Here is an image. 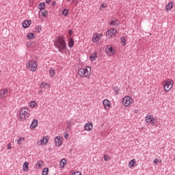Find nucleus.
Returning <instances> with one entry per match:
<instances>
[{
    "label": "nucleus",
    "mask_w": 175,
    "mask_h": 175,
    "mask_svg": "<svg viewBox=\"0 0 175 175\" xmlns=\"http://www.w3.org/2000/svg\"><path fill=\"white\" fill-rule=\"evenodd\" d=\"M55 46L59 49V53H62V50H65V49H66L65 37H57V39L55 41Z\"/></svg>",
    "instance_id": "obj_1"
},
{
    "label": "nucleus",
    "mask_w": 175,
    "mask_h": 175,
    "mask_svg": "<svg viewBox=\"0 0 175 175\" xmlns=\"http://www.w3.org/2000/svg\"><path fill=\"white\" fill-rule=\"evenodd\" d=\"M79 75L81 77H90L91 76V67L87 66L85 68H80Z\"/></svg>",
    "instance_id": "obj_2"
},
{
    "label": "nucleus",
    "mask_w": 175,
    "mask_h": 175,
    "mask_svg": "<svg viewBox=\"0 0 175 175\" xmlns=\"http://www.w3.org/2000/svg\"><path fill=\"white\" fill-rule=\"evenodd\" d=\"M174 84V82L172 80L167 79V81H163V87H164V91L165 92H169L173 88V85Z\"/></svg>",
    "instance_id": "obj_3"
},
{
    "label": "nucleus",
    "mask_w": 175,
    "mask_h": 175,
    "mask_svg": "<svg viewBox=\"0 0 175 175\" xmlns=\"http://www.w3.org/2000/svg\"><path fill=\"white\" fill-rule=\"evenodd\" d=\"M26 66L27 68L29 69V70H31V72H35L38 68V63L35 61L31 60L27 64Z\"/></svg>",
    "instance_id": "obj_4"
},
{
    "label": "nucleus",
    "mask_w": 175,
    "mask_h": 175,
    "mask_svg": "<svg viewBox=\"0 0 175 175\" xmlns=\"http://www.w3.org/2000/svg\"><path fill=\"white\" fill-rule=\"evenodd\" d=\"M27 110H28V108L24 107L19 111V117L21 120H23V121L26 120L27 117H28V112H27Z\"/></svg>",
    "instance_id": "obj_5"
},
{
    "label": "nucleus",
    "mask_w": 175,
    "mask_h": 175,
    "mask_svg": "<svg viewBox=\"0 0 175 175\" xmlns=\"http://www.w3.org/2000/svg\"><path fill=\"white\" fill-rule=\"evenodd\" d=\"M131 103H132V98H131V96H127L123 98L122 104L125 107H128Z\"/></svg>",
    "instance_id": "obj_6"
},
{
    "label": "nucleus",
    "mask_w": 175,
    "mask_h": 175,
    "mask_svg": "<svg viewBox=\"0 0 175 175\" xmlns=\"http://www.w3.org/2000/svg\"><path fill=\"white\" fill-rule=\"evenodd\" d=\"M105 52L107 54V55H114L116 51L112 48V46H110V45H109L106 48Z\"/></svg>",
    "instance_id": "obj_7"
},
{
    "label": "nucleus",
    "mask_w": 175,
    "mask_h": 175,
    "mask_svg": "<svg viewBox=\"0 0 175 175\" xmlns=\"http://www.w3.org/2000/svg\"><path fill=\"white\" fill-rule=\"evenodd\" d=\"M32 24V21L31 20H25L23 23V28H29V27Z\"/></svg>",
    "instance_id": "obj_8"
},
{
    "label": "nucleus",
    "mask_w": 175,
    "mask_h": 175,
    "mask_svg": "<svg viewBox=\"0 0 175 175\" xmlns=\"http://www.w3.org/2000/svg\"><path fill=\"white\" fill-rule=\"evenodd\" d=\"M8 96V89L1 90H0V98H6Z\"/></svg>",
    "instance_id": "obj_9"
},
{
    "label": "nucleus",
    "mask_w": 175,
    "mask_h": 175,
    "mask_svg": "<svg viewBox=\"0 0 175 175\" xmlns=\"http://www.w3.org/2000/svg\"><path fill=\"white\" fill-rule=\"evenodd\" d=\"M84 128H85V131H91L93 128L92 123H90V122L86 123L84 126Z\"/></svg>",
    "instance_id": "obj_10"
},
{
    "label": "nucleus",
    "mask_w": 175,
    "mask_h": 175,
    "mask_svg": "<svg viewBox=\"0 0 175 175\" xmlns=\"http://www.w3.org/2000/svg\"><path fill=\"white\" fill-rule=\"evenodd\" d=\"M55 146H62V141L61 140V137H56L55 138Z\"/></svg>",
    "instance_id": "obj_11"
},
{
    "label": "nucleus",
    "mask_w": 175,
    "mask_h": 175,
    "mask_svg": "<svg viewBox=\"0 0 175 175\" xmlns=\"http://www.w3.org/2000/svg\"><path fill=\"white\" fill-rule=\"evenodd\" d=\"M96 58H98V54L94 52L90 56V61H96Z\"/></svg>",
    "instance_id": "obj_12"
},
{
    "label": "nucleus",
    "mask_w": 175,
    "mask_h": 175,
    "mask_svg": "<svg viewBox=\"0 0 175 175\" xmlns=\"http://www.w3.org/2000/svg\"><path fill=\"white\" fill-rule=\"evenodd\" d=\"M36 126H38V120L35 119L32 121V122L30 125V128L31 129H35V128H36Z\"/></svg>",
    "instance_id": "obj_13"
},
{
    "label": "nucleus",
    "mask_w": 175,
    "mask_h": 175,
    "mask_svg": "<svg viewBox=\"0 0 175 175\" xmlns=\"http://www.w3.org/2000/svg\"><path fill=\"white\" fill-rule=\"evenodd\" d=\"M68 46V47H70V49H72V47L75 46V40H73V38H69Z\"/></svg>",
    "instance_id": "obj_14"
},
{
    "label": "nucleus",
    "mask_w": 175,
    "mask_h": 175,
    "mask_svg": "<svg viewBox=\"0 0 175 175\" xmlns=\"http://www.w3.org/2000/svg\"><path fill=\"white\" fill-rule=\"evenodd\" d=\"M105 109H109L110 107V101L109 100L105 99L103 102Z\"/></svg>",
    "instance_id": "obj_15"
},
{
    "label": "nucleus",
    "mask_w": 175,
    "mask_h": 175,
    "mask_svg": "<svg viewBox=\"0 0 175 175\" xmlns=\"http://www.w3.org/2000/svg\"><path fill=\"white\" fill-rule=\"evenodd\" d=\"M172 9H173V2L172 1L168 3L165 6V10H167V12H169V10H172Z\"/></svg>",
    "instance_id": "obj_16"
},
{
    "label": "nucleus",
    "mask_w": 175,
    "mask_h": 175,
    "mask_svg": "<svg viewBox=\"0 0 175 175\" xmlns=\"http://www.w3.org/2000/svg\"><path fill=\"white\" fill-rule=\"evenodd\" d=\"M110 25H115V27H118L120 25V21L117 20H113L110 22Z\"/></svg>",
    "instance_id": "obj_17"
},
{
    "label": "nucleus",
    "mask_w": 175,
    "mask_h": 175,
    "mask_svg": "<svg viewBox=\"0 0 175 175\" xmlns=\"http://www.w3.org/2000/svg\"><path fill=\"white\" fill-rule=\"evenodd\" d=\"M154 118V116H151V115H148L146 117V122H147V124H150L152 118Z\"/></svg>",
    "instance_id": "obj_18"
},
{
    "label": "nucleus",
    "mask_w": 175,
    "mask_h": 175,
    "mask_svg": "<svg viewBox=\"0 0 175 175\" xmlns=\"http://www.w3.org/2000/svg\"><path fill=\"white\" fill-rule=\"evenodd\" d=\"M120 43L122 46H126V39L125 38V36H122V38H120Z\"/></svg>",
    "instance_id": "obj_19"
},
{
    "label": "nucleus",
    "mask_w": 175,
    "mask_h": 175,
    "mask_svg": "<svg viewBox=\"0 0 175 175\" xmlns=\"http://www.w3.org/2000/svg\"><path fill=\"white\" fill-rule=\"evenodd\" d=\"M28 166H29L28 162H25L23 166V170H25V172H28V170H29V167Z\"/></svg>",
    "instance_id": "obj_20"
},
{
    "label": "nucleus",
    "mask_w": 175,
    "mask_h": 175,
    "mask_svg": "<svg viewBox=\"0 0 175 175\" xmlns=\"http://www.w3.org/2000/svg\"><path fill=\"white\" fill-rule=\"evenodd\" d=\"M27 39L29 40L31 39H35V34L33 33H29L27 35Z\"/></svg>",
    "instance_id": "obj_21"
},
{
    "label": "nucleus",
    "mask_w": 175,
    "mask_h": 175,
    "mask_svg": "<svg viewBox=\"0 0 175 175\" xmlns=\"http://www.w3.org/2000/svg\"><path fill=\"white\" fill-rule=\"evenodd\" d=\"M40 141L42 144H47L49 143V139L47 137H43Z\"/></svg>",
    "instance_id": "obj_22"
},
{
    "label": "nucleus",
    "mask_w": 175,
    "mask_h": 175,
    "mask_svg": "<svg viewBox=\"0 0 175 175\" xmlns=\"http://www.w3.org/2000/svg\"><path fill=\"white\" fill-rule=\"evenodd\" d=\"M135 165H136L135 159H133V160L130 161V162L129 163V167H132L135 166Z\"/></svg>",
    "instance_id": "obj_23"
},
{
    "label": "nucleus",
    "mask_w": 175,
    "mask_h": 175,
    "mask_svg": "<svg viewBox=\"0 0 175 175\" xmlns=\"http://www.w3.org/2000/svg\"><path fill=\"white\" fill-rule=\"evenodd\" d=\"M66 165V159H62L60 161V166H62V167H65Z\"/></svg>",
    "instance_id": "obj_24"
},
{
    "label": "nucleus",
    "mask_w": 175,
    "mask_h": 175,
    "mask_svg": "<svg viewBox=\"0 0 175 175\" xmlns=\"http://www.w3.org/2000/svg\"><path fill=\"white\" fill-rule=\"evenodd\" d=\"M44 8H46V5L44 4V3H40L38 5V8L40 9V10H44Z\"/></svg>",
    "instance_id": "obj_25"
},
{
    "label": "nucleus",
    "mask_w": 175,
    "mask_h": 175,
    "mask_svg": "<svg viewBox=\"0 0 175 175\" xmlns=\"http://www.w3.org/2000/svg\"><path fill=\"white\" fill-rule=\"evenodd\" d=\"M106 36H107V38H108V39H110V38H111V36H113V34L111 33V29L107 30V31L106 33Z\"/></svg>",
    "instance_id": "obj_26"
},
{
    "label": "nucleus",
    "mask_w": 175,
    "mask_h": 175,
    "mask_svg": "<svg viewBox=\"0 0 175 175\" xmlns=\"http://www.w3.org/2000/svg\"><path fill=\"white\" fill-rule=\"evenodd\" d=\"M42 165H43V161H39L36 163V166L39 169L40 167L42 168Z\"/></svg>",
    "instance_id": "obj_27"
},
{
    "label": "nucleus",
    "mask_w": 175,
    "mask_h": 175,
    "mask_svg": "<svg viewBox=\"0 0 175 175\" xmlns=\"http://www.w3.org/2000/svg\"><path fill=\"white\" fill-rule=\"evenodd\" d=\"M67 125H68V127L66 129V131H70V128L72 126V121L70 120L67 121Z\"/></svg>",
    "instance_id": "obj_28"
},
{
    "label": "nucleus",
    "mask_w": 175,
    "mask_h": 175,
    "mask_svg": "<svg viewBox=\"0 0 175 175\" xmlns=\"http://www.w3.org/2000/svg\"><path fill=\"white\" fill-rule=\"evenodd\" d=\"M49 73H50L51 77H53L54 75H55V70H54V68H50Z\"/></svg>",
    "instance_id": "obj_29"
},
{
    "label": "nucleus",
    "mask_w": 175,
    "mask_h": 175,
    "mask_svg": "<svg viewBox=\"0 0 175 175\" xmlns=\"http://www.w3.org/2000/svg\"><path fill=\"white\" fill-rule=\"evenodd\" d=\"M42 175L49 174V168H47V167L44 168L43 170H42Z\"/></svg>",
    "instance_id": "obj_30"
},
{
    "label": "nucleus",
    "mask_w": 175,
    "mask_h": 175,
    "mask_svg": "<svg viewBox=\"0 0 175 175\" xmlns=\"http://www.w3.org/2000/svg\"><path fill=\"white\" fill-rule=\"evenodd\" d=\"M92 40L94 43H96V42H99V36H98L97 34L96 37H93Z\"/></svg>",
    "instance_id": "obj_31"
},
{
    "label": "nucleus",
    "mask_w": 175,
    "mask_h": 175,
    "mask_svg": "<svg viewBox=\"0 0 175 175\" xmlns=\"http://www.w3.org/2000/svg\"><path fill=\"white\" fill-rule=\"evenodd\" d=\"M41 14L44 17H47V16L49 15V12H47V10L41 11Z\"/></svg>",
    "instance_id": "obj_32"
},
{
    "label": "nucleus",
    "mask_w": 175,
    "mask_h": 175,
    "mask_svg": "<svg viewBox=\"0 0 175 175\" xmlns=\"http://www.w3.org/2000/svg\"><path fill=\"white\" fill-rule=\"evenodd\" d=\"M36 32H38L39 33V32H40L42 31V26L37 25L36 27Z\"/></svg>",
    "instance_id": "obj_33"
},
{
    "label": "nucleus",
    "mask_w": 175,
    "mask_h": 175,
    "mask_svg": "<svg viewBox=\"0 0 175 175\" xmlns=\"http://www.w3.org/2000/svg\"><path fill=\"white\" fill-rule=\"evenodd\" d=\"M36 103L35 101H31L30 103V107H32V109H33L34 107H36Z\"/></svg>",
    "instance_id": "obj_34"
},
{
    "label": "nucleus",
    "mask_w": 175,
    "mask_h": 175,
    "mask_svg": "<svg viewBox=\"0 0 175 175\" xmlns=\"http://www.w3.org/2000/svg\"><path fill=\"white\" fill-rule=\"evenodd\" d=\"M24 140H25V138L20 137L17 141V144H21V142H24Z\"/></svg>",
    "instance_id": "obj_35"
},
{
    "label": "nucleus",
    "mask_w": 175,
    "mask_h": 175,
    "mask_svg": "<svg viewBox=\"0 0 175 175\" xmlns=\"http://www.w3.org/2000/svg\"><path fill=\"white\" fill-rule=\"evenodd\" d=\"M68 13H69V10H68L67 9H64L62 12V14H64V16H68Z\"/></svg>",
    "instance_id": "obj_36"
},
{
    "label": "nucleus",
    "mask_w": 175,
    "mask_h": 175,
    "mask_svg": "<svg viewBox=\"0 0 175 175\" xmlns=\"http://www.w3.org/2000/svg\"><path fill=\"white\" fill-rule=\"evenodd\" d=\"M155 122H157V118H152V120L150 121L151 125H155Z\"/></svg>",
    "instance_id": "obj_37"
},
{
    "label": "nucleus",
    "mask_w": 175,
    "mask_h": 175,
    "mask_svg": "<svg viewBox=\"0 0 175 175\" xmlns=\"http://www.w3.org/2000/svg\"><path fill=\"white\" fill-rule=\"evenodd\" d=\"M71 173L72 175H81V172H80L79 171H77V172L72 171Z\"/></svg>",
    "instance_id": "obj_38"
},
{
    "label": "nucleus",
    "mask_w": 175,
    "mask_h": 175,
    "mask_svg": "<svg viewBox=\"0 0 175 175\" xmlns=\"http://www.w3.org/2000/svg\"><path fill=\"white\" fill-rule=\"evenodd\" d=\"M111 32L112 35H116L118 31H117V29H111Z\"/></svg>",
    "instance_id": "obj_39"
},
{
    "label": "nucleus",
    "mask_w": 175,
    "mask_h": 175,
    "mask_svg": "<svg viewBox=\"0 0 175 175\" xmlns=\"http://www.w3.org/2000/svg\"><path fill=\"white\" fill-rule=\"evenodd\" d=\"M114 91L116 92V95H118L120 94V89L118 87L113 88Z\"/></svg>",
    "instance_id": "obj_40"
},
{
    "label": "nucleus",
    "mask_w": 175,
    "mask_h": 175,
    "mask_svg": "<svg viewBox=\"0 0 175 175\" xmlns=\"http://www.w3.org/2000/svg\"><path fill=\"white\" fill-rule=\"evenodd\" d=\"M110 159V157L106 155H104V161H105V162H107V161H109Z\"/></svg>",
    "instance_id": "obj_41"
},
{
    "label": "nucleus",
    "mask_w": 175,
    "mask_h": 175,
    "mask_svg": "<svg viewBox=\"0 0 175 175\" xmlns=\"http://www.w3.org/2000/svg\"><path fill=\"white\" fill-rule=\"evenodd\" d=\"M37 146H43V144L42 143V141L40 140L37 142Z\"/></svg>",
    "instance_id": "obj_42"
},
{
    "label": "nucleus",
    "mask_w": 175,
    "mask_h": 175,
    "mask_svg": "<svg viewBox=\"0 0 175 175\" xmlns=\"http://www.w3.org/2000/svg\"><path fill=\"white\" fill-rule=\"evenodd\" d=\"M158 162H159V160L158 159H155L154 161H153V163H158Z\"/></svg>",
    "instance_id": "obj_43"
},
{
    "label": "nucleus",
    "mask_w": 175,
    "mask_h": 175,
    "mask_svg": "<svg viewBox=\"0 0 175 175\" xmlns=\"http://www.w3.org/2000/svg\"><path fill=\"white\" fill-rule=\"evenodd\" d=\"M11 148H12V144H8V150H11Z\"/></svg>",
    "instance_id": "obj_44"
},
{
    "label": "nucleus",
    "mask_w": 175,
    "mask_h": 175,
    "mask_svg": "<svg viewBox=\"0 0 175 175\" xmlns=\"http://www.w3.org/2000/svg\"><path fill=\"white\" fill-rule=\"evenodd\" d=\"M72 30H71V29L68 30V35H69L70 36H72Z\"/></svg>",
    "instance_id": "obj_45"
},
{
    "label": "nucleus",
    "mask_w": 175,
    "mask_h": 175,
    "mask_svg": "<svg viewBox=\"0 0 175 175\" xmlns=\"http://www.w3.org/2000/svg\"><path fill=\"white\" fill-rule=\"evenodd\" d=\"M64 137H65V139H68V137H69V134H66L64 135Z\"/></svg>",
    "instance_id": "obj_46"
},
{
    "label": "nucleus",
    "mask_w": 175,
    "mask_h": 175,
    "mask_svg": "<svg viewBox=\"0 0 175 175\" xmlns=\"http://www.w3.org/2000/svg\"><path fill=\"white\" fill-rule=\"evenodd\" d=\"M46 3H49V2H51V0H45Z\"/></svg>",
    "instance_id": "obj_47"
},
{
    "label": "nucleus",
    "mask_w": 175,
    "mask_h": 175,
    "mask_svg": "<svg viewBox=\"0 0 175 175\" xmlns=\"http://www.w3.org/2000/svg\"><path fill=\"white\" fill-rule=\"evenodd\" d=\"M55 3H56L55 1H53V2H52V6H55Z\"/></svg>",
    "instance_id": "obj_48"
},
{
    "label": "nucleus",
    "mask_w": 175,
    "mask_h": 175,
    "mask_svg": "<svg viewBox=\"0 0 175 175\" xmlns=\"http://www.w3.org/2000/svg\"><path fill=\"white\" fill-rule=\"evenodd\" d=\"M100 8H105V3H101Z\"/></svg>",
    "instance_id": "obj_49"
},
{
    "label": "nucleus",
    "mask_w": 175,
    "mask_h": 175,
    "mask_svg": "<svg viewBox=\"0 0 175 175\" xmlns=\"http://www.w3.org/2000/svg\"><path fill=\"white\" fill-rule=\"evenodd\" d=\"M68 2H75V0H67Z\"/></svg>",
    "instance_id": "obj_50"
},
{
    "label": "nucleus",
    "mask_w": 175,
    "mask_h": 175,
    "mask_svg": "<svg viewBox=\"0 0 175 175\" xmlns=\"http://www.w3.org/2000/svg\"><path fill=\"white\" fill-rule=\"evenodd\" d=\"M98 36L99 39H100V38H102V34H98Z\"/></svg>",
    "instance_id": "obj_51"
},
{
    "label": "nucleus",
    "mask_w": 175,
    "mask_h": 175,
    "mask_svg": "<svg viewBox=\"0 0 175 175\" xmlns=\"http://www.w3.org/2000/svg\"><path fill=\"white\" fill-rule=\"evenodd\" d=\"M44 85H47V83H44Z\"/></svg>",
    "instance_id": "obj_52"
}]
</instances>
